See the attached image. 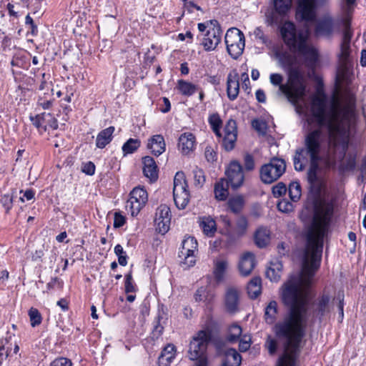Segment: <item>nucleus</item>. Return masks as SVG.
I'll use <instances>...</instances> for the list:
<instances>
[{"label": "nucleus", "instance_id": "nucleus-44", "mask_svg": "<svg viewBox=\"0 0 366 366\" xmlns=\"http://www.w3.org/2000/svg\"><path fill=\"white\" fill-rule=\"evenodd\" d=\"M290 198L292 202H297L301 197V186L297 182L290 184L288 188Z\"/></svg>", "mask_w": 366, "mask_h": 366}, {"label": "nucleus", "instance_id": "nucleus-43", "mask_svg": "<svg viewBox=\"0 0 366 366\" xmlns=\"http://www.w3.org/2000/svg\"><path fill=\"white\" fill-rule=\"evenodd\" d=\"M209 123L214 133L218 137H221L220 129L222 127V120L218 114H213L209 117Z\"/></svg>", "mask_w": 366, "mask_h": 366}, {"label": "nucleus", "instance_id": "nucleus-50", "mask_svg": "<svg viewBox=\"0 0 366 366\" xmlns=\"http://www.w3.org/2000/svg\"><path fill=\"white\" fill-rule=\"evenodd\" d=\"M125 292L127 293L135 292L136 285L133 281L132 273L129 272L125 275Z\"/></svg>", "mask_w": 366, "mask_h": 366}, {"label": "nucleus", "instance_id": "nucleus-47", "mask_svg": "<svg viewBox=\"0 0 366 366\" xmlns=\"http://www.w3.org/2000/svg\"><path fill=\"white\" fill-rule=\"evenodd\" d=\"M30 323L32 327L39 325L42 321V317L36 308L31 307L28 312Z\"/></svg>", "mask_w": 366, "mask_h": 366}, {"label": "nucleus", "instance_id": "nucleus-24", "mask_svg": "<svg viewBox=\"0 0 366 366\" xmlns=\"http://www.w3.org/2000/svg\"><path fill=\"white\" fill-rule=\"evenodd\" d=\"M147 149L152 154L159 157L165 152L166 144L164 139L161 134H156L148 139Z\"/></svg>", "mask_w": 366, "mask_h": 366}, {"label": "nucleus", "instance_id": "nucleus-18", "mask_svg": "<svg viewBox=\"0 0 366 366\" xmlns=\"http://www.w3.org/2000/svg\"><path fill=\"white\" fill-rule=\"evenodd\" d=\"M330 297L322 294L313 304L312 316L320 320L330 311Z\"/></svg>", "mask_w": 366, "mask_h": 366}, {"label": "nucleus", "instance_id": "nucleus-40", "mask_svg": "<svg viewBox=\"0 0 366 366\" xmlns=\"http://www.w3.org/2000/svg\"><path fill=\"white\" fill-rule=\"evenodd\" d=\"M277 312V303L275 301H271L264 312V318L268 324L274 323Z\"/></svg>", "mask_w": 366, "mask_h": 366}, {"label": "nucleus", "instance_id": "nucleus-17", "mask_svg": "<svg viewBox=\"0 0 366 366\" xmlns=\"http://www.w3.org/2000/svg\"><path fill=\"white\" fill-rule=\"evenodd\" d=\"M355 0H343L342 9L346 15L342 23L345 26L343 37L341 44H350L352 33L350 30V20L349 16L352 14Z\"/></svg>", "mask_w": 366, "mask_h": 366}, {"label": "nucleus", "instance_id": "nucleus-16", "mask_svg": "<svg viewBox=\"0 0 366 366\" xmlns=\"http://www.w3.org/2000/svg\"><path fill=\"white\" fill-rule=\"evenodd\" d=\"M224 137L222 139V146L227 151H231L234 149L237 137V123L233 119L227 121L224 128Z\"/></svg>", "mask_w": 366, "mask_h": 366}, {"label": "nucleus", "instance_id": "nucleus-61", "mask_svg": "<svg viewBox=\"0 0 366 366\" xmlns=\"http://www.w3.org/2000/svg\"><path fill=\"white\" fill-rule=\"evenodd\" d=\"M81 171L87 175H93L95 172V165L92 162L83 164Z\"/></svg>", "mask_w": 366, "mask_h": 366}, {"label": "nucleus", "instance_id": "nucleus-39", "mask_svg": "<svg viewBox=\"0 0 366 366\" xmlns=\"http://www.w3.org/2000/svg\"><path fill=\"white\" fill-rule=\"evenodd\" d=\"M141 146V141L139 139H129L122 146V149L124 155L133 154Z\"/></svg>", "mask_w": 366, "mask_h": 366}, {"label": "nucleus", "instance_id": "nucleus-21", "mask_svg": "<svg viewBox=\"0 0 366 366\" xmlns=\"http://www.w3.org/2000/svg\"><path fill=\"white\" fill-rule=\"evenodd\" d=\"M239 92V77L236 71L229 73L227 78V94L231 101H234L238 97Z\"/></svg>", "mask_w": 366, "mask_h": 366}, {"label": "nucleus", "instance_id": "nucleus-38", "mask_svg": "<svg viewBox=\"0 0 366 366\" xmlns=\"http://www.w3.org/2000/svg\"><path fill=\"white\" fill-rule=\"evenodd\" d=\"M307 157L305 152L301 149H297L296 151L295 155L293 158V163L295 170L297 171H302L306 164L307 163Z\"/></svg>", "mask_w": 366, "mask_h": 366}, {"label": "nucleus", "instance_id": "nucleus-52", "mask_svg": "<svg viewBox=\"0 0 366 366\" xmlns=\"http://www.w3.org/2000/svg\"><path fill=\"white\" fill-rule=\"evenodd\" d=\"M265 347L270 355H274L277 349V342L274 337L268 336L265 342Z\"/></svg>", "mask_w": 366, "mask_h": 366}, {"label": "nucleus", "instance_id": "nucleus-37", "mask_svg": "<svg viewBox=\"0 0 366 366\" xmlns=\"http://www.w3.org/2000/svg\"><path fill=\"white\" fill-rule=\"evenodd\" d=\"M262 280L259 277L252 278L247 285V292L252 299L257 298L261 293Z\"/></svg>", "mask_w": 366, "mask_h": 366}, {"label": "nucleus", "instance_id": "nucleus-15", "mask_svg": "<svg viewBox=\"0 0 366 366\" xmlns=\"http://www.w3.org/2000/svg\"><path fill=\"white\" fill-rule=\"evenodd\" d=\"M226 174L228 179L227 181L232 188L237 189L243 184L244 179L243 169L238 162H231L226 170Z\"/></svg>", "mask_w": 366, "mask_h": 366}, {"label": "nucleus", "instance_id": "nucleus-29", "mask_svg": "<svg viewBox=\"0 0 366 366\" xmlns=\"http://www.w3.org/2000/svg\"><path fill=\"white\" fill-rule=\"evenodd\" d=\"M242 362L240 354L233 348L225 351L223 359L222 366H239Z\"/></svg>", "mask_w": 366, "mask_h": 366}, {"label": "nucleus", "instance_id": "nucleus-33", "mask_svg": "<svg viewBox=\"0 0 366 366\" xmlns=\"http://www.w3.org/2000/svg\"><path fill=\"white\" fill-rule=\"evenodd\" d=\"M229 182L224 179H221L214 185V197L219 201H224L229 195Z\"/></svg>", "mask_w": 366, "mask_h": 366}, {"label": "nucleus", "instance_id": "nucleus-6", "mask_svg": "<svg viewBox=\"0 0 366 366\" xmlns=\"http://www.w3.org/2000/svg\"><path fill=\"white\" fill-rule=\"evenodd\" d=\"M224 41L228 54L237 59L240 56L245 46V39L242 31L237 28H230L227 31Z\"/></svg>", "mask_w": 366, "mask_h": 366}, {"label": "nucleus", "instance_id": "nucleus-19", "mask_svg": "<svg viewBox=\"0 0 366 366\" xmlns=\"http://www.w3.org/2000/svg\"><path fill=\"white\" fill-rule=\"evenodd\" d=\"M247 220L245 217H241L237 219L235 227L232 229H227L226 237L228 244H232L237 239L244 235L247 229Z\"/></svg>", "mask_w": 366, "mask_h": 366}, {"label": "nucleus", "instance_id": "nucleus-51", "mask_svg": "<svg viewBox=\"0 0 366 366\" xmlns=\"http://www.w3.org/2000/svg\"><path fill=\"white\" fill-rule=\"evenodd\" d=\"M193 174L195 184L199 186H202L205 182V177L202 169L195 167L193 169Z\"/></svg>", "mask_w": 366, "mask_h": 366}, {"label": "nucleus", "instance_id": "nucleus-64", "mask_svg": "<svg viewBox=\"0 0 366 366\" xmlns=\"http://www.w3.org/2000/svg\"><path fill=\"white\" fill-rule=\"evenodd\" d=\"M204 154L208 162H212L216 159V152L210 147H206Z\"/></svg>", "mask_w": 366, "mask_h": 366}, {"label": "nucleus", "instance_id": "nucleus-63", "mask_svg": "<svg viewBox=\"0 0 366 366\" xmlns=\"http://www.w3.org/2000/svg\"><path fill=\"white\" fill-rule=\"evenodd\" d=\"M254 36L257 39H259L261 43L264 44H267L268 39L267 37L264 35L263 31L260 28H257L254 32Z\"/></svg>", "mask_w": 366, "mask_h": 366}, {"label": "nucleus", "instance_id": "nucleus-31", "mask_svg": "<svg viewBox=\"0 0 366 366\" xmlns=\"http://www.w3.org/2000/svg\"><path fill=\"white\" fill-rule=\"evenodd\" d=\"M175 356V347L169 344L162 351L158 358L159 366H168Z\"/></svg>", "mask_w": 366, "mask_h": 366}, {"label": "nucleus", "instance_id": "nucleus-13", "mask_svg": "<svg viewBox=\"0 0 366 366\" xmlns=\"http://www.w3.org/2000/svg\"><path fill=\"white\" fill-rule=\"evenodd\" d=\"M171 211L166 204H161L157 209L155 214L154 224L156 230L162 234H166L170 227Z\"/></svg>", "mask_w": 366, "mask_h": 366}, {"label": "nucleus", "instance_id": "nucleus-25", "mask_svg": "<svg viewBox=\"0 0 366 366\" xmlns=\"http://www.w3.org/2000/svg\"><path fill=\"white\" fill-rule=\"evenodd\" d=\"M143 173L151 181H156L158 178V167L154 158L146 156L142 158Z\"/></svg>", "mask_w": 366, "mask_h": 366}, {"label": "nucleus", "instance_id": "nucleus-8", "mask_svg": "<svg viewBox=\"0 0 366 366\" xmlns=\"http://www.w3.org/2000/svg\"><path fill=\"white\" fill-rule=\"evenodd\" d=\"M286 163L280 158H273L260 169L261 180L265 184H272L277 180L285 172Z\"/></svg>", "mask_w": 366, "mask_h": 366}, {"label": "nucleus", "instance_id": "nucleus-58", "mask_svg": "<svg viewBox=\"0 0 366 366\" xmlns=\"http://www.w3.org/2000/svg\"><path fill=\"white\" fill-rule=\"evenodd\" d=\"M126 222V218L120 212H115L114 217V227L119 228L122 227Z\"/></svg>", "mask_w": 366, "mask_h": 366}, {"label": "nucleus", "instance_id": "nucleus-60", "mask_svg": "<svg viewBox=\"0 0 366 366\" xmlns=\"http://www.w3.org/2000/svg\"><path fill=\"white\" fill-rule=\"evenodd\" d=\"M244 164L247 170L251 171L254 168V158L251 154H247L244 158Z\"/></svg>", "mask_w": 366, "mask_h": 366}, {"label": "nucleus", "instance_id": "nucleus-42", "mask_svg": "<svg viewBox=\"0 0 366 366\" xmlns=\"http://www.w3.org/2000/svg\"><path fill=\"white\" fill-rule=\"evenodd\" d=\"M244 204V198L239 195L229 198L227 202L228 207L233 213L239 212Z\"/></svg>", "mask_w": 366, "mask_h": 366}, {"label": "nucleus", "instance_id": "nucleus-9", "mask_svg": "<svg viewBox=\"0 0 366 366\" xmlns=\"http://www.w3.org/2000/svg\"><path fill=\"white\" fill-rule=\"evenodd\" d=\"M350 44H341L338 54V66L336 74V84L338 87L350 82Z\"/></svg>", "mask_w": 366, "mask_h": 366}, {"label": "nucleus", "instance_id": "nucleus-35", "mask_svg": "<svg viewBox=\"0 0 366 366\" xmlns=\"http://www.w3.org/2000/svg\"><path fill=\"white\" fill-rule=\"evenodd\" d=\"M282 264L279 261L272 262L266 271V276L272 282H278L281 277Z\"/></svg>", "mask_w": 366, "mask_h": 366}, {"label": "nucleus", "instance_id": "nucleus-49", "mask_svg": "<svg viewBox=\"0 0 366 366\" xmlns=\"http://www.w3.org/2000/svg\"><path fill=\"white\" fill-rule=\"evenodd\" d=\"M0 202L8 213L13 207V196L10 194H5L1 196Z\"/></svg>", "mask_w": 366, "mask_h": 366}, {"label": "nucleus", "instance_id": "nucleus-53", "mask_svg": "<svg viewBox=\"0 0 366 366\" xmlns=\"http://www.w3.org/2000/svg\"><path fill=\"white\" fill-rule=\"evenodd\" d=\"M277 208L282 212L289 213L293 211L294 207L288 200L282 199L278 202Z\"/></svg>", "mask_w": 366, "mask_h": 366}, {"label": "nucleus", "instance_id": "nucleus-7", "mask_svg": "<svg viewBox=\"0 0 366 366\" xmlns=\"http://www.w3.org/2000/svg\"><path fill=\"white\" fill-rule=\"evenodd\" d=\"M185 175L182 172L176 173L174 178L173 197L177 207L184 209L189 202L190 194L187 189Z\"/></svg>", "mask_w": 366, "mask_h": 366}, {"label": "nucleus", "instance_id": "nucleus-54", "mask_svg": "<svg viewBox=\"0 0 366 366\" xmlns=\"http://www.w3.org/2000/svg\"><path fill=\"white\" fill-rule=\"evenodd\" d=\"M287 192L286 185L282 182H279L272 187V194L274 197H280L285 194Z\"/></svg>", "mask_w": 366, "mask_h": 366}, {"label": "nucleus", "instance_id": "nucleus-11", "mask_svg": "<svg viewBox=\"0 0 366 366\" xmlns=\"http://www.w3.org/2000/svg\"><path fill=\"white\" fill-rule=\"evenodd\" d=\"M222 29L217 20H211L209 29L206 31L201 44L205 51H214L222 40Z\"/></svg>", "mask_w": 366, "mask_h": 366}, {"label": "nucleus", "instance_id": "nucleus-41", "mask_svg": "<svg viewBox=\"0 0 366 366\" xmlns=\"http://www.w3.org/2000/svg\"><path fill=\"white\" fill-rule=\"evenodd\" d=\"M47 118H51V115L49 113H41L35 117H30V119L32 124L39 129H43L46 131V120Z\"/></svg>", "mask_w": 366, "mask_h": 366}, {"label": "nucleus", "instance_id": "nucleus-20", "mask_svg": "<svg viewBox=\"0 0 366 366\" xmlns=\"http://www.w3.org/2000/svg\"><path fill=\"white\" fill-rule=\"evenodd\" d=\"M196 147L195 136L191 132L182 134L178 139V149L183 155H189Z\"/></svg>", "mask_w": 366, "mask_h": 366}, {"label": "nucleus", "instance_id": "nucleus-26", "mask_svg": "<svg viewBox=\"0 0 366 366\" xmlns=\"http://www.w3.org/2000/svg\"><path fill=\"white\" fill-rule=\"evenodd\" d=\"M255 266L254 255L251 252H245L240 258L239 270L242 275L247 276Z\"/></svg>", "mask_w": 366, "mask_h": 366}, {"label": "nucleus", "instance_id": "nucleus-34", "mask_svg": "<svg viewBox=\"0 0 366 366\" xmlns=\"http://www.w3.org/2000/svg\"><path fill=\"white\" fill-rule=\"evenodd\" d=\"M177 89L184 96L190 97L199 90L198 86L184 79L177 81Z\"/></svg>", "mask_w": 366, "mask_h": 366}, {"label": "nucleus", "instance_id": "nucleus-10", "mask_svg": "<svg viewBox=\"0 0 366 366\" xmlns=\"http://www.w3.org/2000/svg\"><path fill=\"white\" fill-rule=\"evenodd\" d=\"M148 200L147 191L142 187H135L130 192L129 198L126 202V210L132 217L137 216L145 206Z\"/></svg>", "mask_w": 366, "mask_h": 366}, {"label": "nucleus", "instance_id": "nucleus-48", "mask_svg": "<svg viewBox=\"0 0 366 366\" xmlns=\"http://www.w3.org/2000/svg\"><path fill=\"white\" fill-rule=\"evenodd\" d=\"M114 253L118 257L119 264L122 266L127 264V255L123 247L120 244H117L114 247Z\"/></svg>", "mask_w": 366, "mask_h": 366}, {"label": "nucleus", "instance_id": "nucleus-55", "mask_svg": "<svg viewBox=\"0 0 366 366\" xmlns=\"http://www.w3.org/2000/svg\"><path fill=\"white\" fill-rule=\"evenodd\" d=\"M251 345V337L249 335H244L239 340V350L241 352H246L248 350Z\"/></svg>", "mask_w": 366, "mask_h": 366}, {"label": "nucleus", "instance_id": "nucleus-28", "mask_svg": "<svg viewBox=\"0 0 366 366\" xmlns=\"http://www.w3.org/2000/svg\"><path fill=\"white\" fill-rule=\"evenodd\" d=\"M114 127L111 126L102 130L97 136L96 146L97 148L103 149L109 144L113 139Z\"/></svg>", "mask_w": 366, "mask_h": 366}, {"label": "nucleus", "instance_id": "nucleus-27", "mask_svg": "<svg viewBox=\"0 0 366 366\" xmlns=\"http://www.w3.org/2000/svg\"><path fill=\"white\" fill-rule=\"evenodd\" d=\"M333 29L334 24L332 18L325 17L317 23L315 34L317 36H329L332 33Z\"/></svg>", "mask_w": 366, "mask_h": 366}, {"label": "nucleus", "instance_id": "nucleus-1", "mask_svg": "<svg viewBox=\"0 0 366 366\" xmlns=\"http://www.w3.org/2000/svg\"><path fill=\"white\" fill-rule=\"evenodd\" d=\"M332 214L333 207L330 204L320 203L316 207L312 224L306 232L302 277L291 279L282 287L281 297L287 310L283 320L273 328L277 339L284 344V354L279 358V366H296L307 325L311 300L310 285L320 265L324 238Z\"/></svg>", "mask_w": 366, "mask_h": 366}, {"label": "nucleus", "instance_id": "nucleus-57", "mask_svg": "<svg viewBox=\"0 0 366 366\" xmlns=\"http://www.w3.org/2000/svg\"><path fill=\"white\" fill-rule=\"evenodd\" d=\"M71 361L66 357H58L51 362V366H71Z\"/></svg>", "mask_w": 366, "mask_h": 366}, {"label": "nucleus", "instance_id": "nucleus-14", "mask_svg": "<svg viewBox=\"0 0 366 366\" xmlns=\"http://www.w3.org/2000/svg\"><path fill=\"white\" fill-rule=\"evenodd\" d=\"M327 0H299L297 15L306 21H312L316 17V5Z\"/></svg>", "mask_w": 366, "mask_h": 366}, {"label": "nucleus", "instance_id": "nucleus-2", "mask_svg": "<svg viewBox=\"0 0 366 366\" xmlns=\"http://www.w3.org/2000/svg\"><path fill=\"white\" fill-rule=\"evenodd\" d=\"M327 97L318 92L312 96L311 112L316 119L317 128L309 132L305 138V147L301 148L315 164L320 159V153L328 144L326 166L333 168L345 157L348 147L347 132L350 125L352 111L349 106L342 107L339 99L333 97L330 110L327 112Z\"/></svg>", "mask_w": 366, "mask_h": 366}, {"label": "nucleus", "instance_id": "nucleus-56", "mask_svg": "<svg viewBox=\"0 0 366 366\" xmlns=\"http://www.w3.org/2000/svg\"><path fill=\"white\" fill-rule=\"evenodd\" d=\"M318 162H316L315 164H313V162H310V168L308 172V179L310 182H315L317 179V169L318 168Z\"/></svg>", "mask_w": 366, "mask_h": 366}, {"label": "nucleus", "instance_id": "nucleus-46", "mask_svg": "<svg viewBox=\"0 0 366 366\" xmlns=\"http://www.w3.org/2000/svg\"><path fill=\"white\" fill-rule=\"evenodd\" d=\"M274 8L280 14H287L292 6V0H272Z\"/></svg>", "mask_w": 366, "mask_h": 366}, {"label": "nucleus", "instance_id": "nucleus-4", "mask_svg": "<svg viewBox=\"0 0 366 366\" xmlns=\"http://www.w3.org/2000/svg\"><path fill=\"white\" fill-rule=\"evenodd\" d=\"M269 80L272 84L279 86V90L300 112L302 109L300 102L304 99L306 90L304 77L300 71L292 69L287 84H282L283 76L277 73L271 74Z\"/></svg>", "mask_w": 366, "mask_h": 366}, {"label": "nucleus", "instance_id": "nucleus-30", "mask_svg": "<svg viewBox=\"0 0 366 366\" xmlns=\"http://www.w3.org/2000/svg\"><path fill=\"white\" fill-rule=\"evenodd\" d=\"M254 242L259 248L267 246L270 242V231L267 227H259L254 233Z\"/></svg>", "mask_w": 366, "mask_h": 366}, {"label": "nucleus", "instance_id": "nucleus-32", "mask_svg": "<svg viewBox=\"0 0 366 366\" xmlns=\"http://www.w3.org/2000/svg\"><path fill=\"white\" fill-rule=\"evenodd\" d=\"M199 227L207 237H212L217 231L216 222L211 217H202L199 220Z\"/></svg>", "mask_w": 366, "mask_h": 366}, {"label": "nucleus", "instance_id": "nucleus-22", "mask_svg": "<svg viewBox=\"0 0 366 366\" xmlns=\"http://www.w3.org/2000/svg\"><path fill=\"white\" fill-rule=\"evenodd\" d=\"M239 302V290L237 288L232 287L227 288L224 297V303L227 310L230 313L237 312L238 310Z\"/></svg>", "mask_w": 366, "mask_h": 366}, {"label": "nucleus", "instance_id": "nucleus-45", "mask_svg": "<svg viewBox=\"0 0 366 366\" xmlns=\"http://www.w3.org/2000/svg\"><path fill=\"white\" fill-rule=\"evenodd\" d=\"M242 332V327L237 324H232L228 330L227 340L230 342L237 341Z\"/></svg>", "mask_w": 366, "mask_h": 366}, {"label": "nucleus", "instance_id": "nucleus-3", "mask_svg": "<svg viewBox=\"0 0 366 366\" xmlns=\"http://www.w3.org/2000/svg\"><path fill=\"white\" fill-rule=\"evenodd\" d=\"M281 37L285 44L293 51L301 55L309 67H313L318 61V51L307 43L310 35L309 28L297 30L295 25L286 21L279 26Z\"/></svg>", "mask_w": 366, "mask_h": 366}, {"label": "nucleus", "instance_id": "nucleus-36", "mask_svg": "<svg viewBox=\"0 0 366 366\" xmlns=\"http://www.w3.org/2000/svg\"><path fill=\"white\" fill-rule=\"evenodd\" d=\"M286 14H280L274 8V9H268L265 11V23L270 26H279L282 24V16L285 15Z\"/></svg>", "mask_w": 366, "mask_h": 366}, {"label": "nucleus", "instance_id": "nucleus-62", "mask_svg": "<svg viewBox=\"0 0 366 366\" xmlns=\"http://www.w3.org/2000/svg\"><path fill=\"white\" fill-rule=\"evenodd\" d=\"M25 23L26 25H29L31 26V33L33 36H36L38 32L37 26L34 24L33 19L30 16L29 14H27L25 18Z\"/></svg>", "mask_w": 366, "mask_h": 366}, {"label": "nucleus", "instance_id": "nucleus-12", "mask_svg": "<svg viewBox=\"0 0 366 366\" xmlns=\"http://www.w3.org/2000/svg\"><path fill=\"white\" fill-rule=\"evenodd\" d=\"M197 242L193 237H188L182 241L179 256L184 259L182 263L187 267H192L194 264V252L197 251Z\"/></svg>", "mask_w": 366, "mask_h": 366}, {"label": "nucleus", "instance_id": "nucleus-23", "mask_svg": "<svg viewBox=\"0 0 366 366\" xmlns=\"http://www.w3.org/2000/svg\"><path fill=\"white\" fill-rule=\"evenodd\" d=\"M229 269V261L226 257H219L213 261V275L217 282L224 280Z\"/></svg>", "mask_w": 366, "mask_h": 366}, {"label": "nucleus", "instance_id": "nucleus-5", "mask_svg": "<svg viewBox=\"0 0 366 366\" xmlns=\"http://www.w3.org/2000/svg\"><path fill=\"white\" fill-rule=\"evenodd\" d=\"M212 338V330L204 326L192 337L189 347V358L197 360L196 366H207L206 352Z\"/></svg>", "mask_w": 366, "mask_h": 366}, {"label": "nucleus", "instance_id": "nucleus-59", "mask_svg": "<svg viewBox=\"0 0 366 366\" xmlns=\"http://www.w3.org/2000/svg\"><path fill=\"white\" fill-rule=\"evenodd\" d=\"M252 126L255 130H257L259 133H265L266 124L263 121L259 119H254L252 122Z\"/></svg>", "mask_w": 366, "mask_h": 366}]
</instances>
